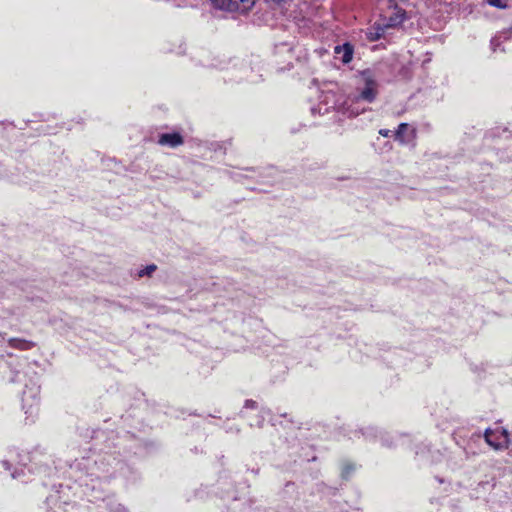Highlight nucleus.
Listing matches in <instances>:
<instances>
[{"mask_svg": "<svg viewBox=\"0 0 512 512\" xmlns=\"http://www.w3.org/2000/svg\"><path fill=\"white\" fill-rule=\"evenodd\" d=\"M8 344L10 347L19 350H30L35 346L33 342L20 338H10Z\"/></svg>", "mask_w": 512, "mask_h": 512, "instance_id": "0eeeda50", "label": "nucleus"}, {"mask_svg": "<svg viewBox=\"0 0 512 512\" xmlns=\"http://www.w3.org/2000/svg\"><path fill=\"white\" fill-rule=\"evenodd\" d=\"M158 143L174 148L183 144V138L179 133H166L160 136Z\"/></svg>", "mask_w": 512, "mask_h": 512, "instance_id": "20e7f679", "label": "nucleus"}, {"mask_svg": "<svg viewBox=\"0 0 512 512\" xmlns=\"http://www.w3.org/2000/svg\"><path fill=\"white\" fill-rule=\"evenodd\" d=\"M404 19H405V12L398 10L397 12L394 13L393 16H391L389 18L388 26H390V27L397 26V25L401 24L404 21Z\"/></svg>", "mask_w": 512, "mask_h": 512, "instance_id": "6e6552de", "label": "nucleus"}, {"mask_svg": "<svg viewBox=\"0 0 512 512\" xmlns=\"http://www.w3.org/2000/svg\"><path fill=\"white\" fill-rule=\"evenodd\" d=\"M255 1L256 0H211L216 8L231 12H247L253 7Z\"/></svg>", "mask_w": 512, "mask_h": 512, "instance_id": "f03ea898", "label": "nucleus"}, {"mask_svg": "<svg viewBox=\"0 0 512 512\" xmlns=\"http://www.w3.org/2000/svg\"><path fill=\"white\" fill-rule=\"evenodd\" d=\"M361 79L364 83V88L360 93L361 99L367 102H373L377 96V83L373 74L366 70L362 72Z\"/></svg>", "mask_w": 512, "mask_h": 512, "instance_id": "7ed1b4c3", "label": "nucleus"}, {"mask_svg": "<svg viewBox=\"0 0 512 512\" xmlns=\"http://www.w3.org/2000/svg\"><path fill=\"white\" fill-rule=\"evenodd\" d=\"M409 128V125L407 123H401L398 126V129L395 133V138L401 143H408L412 139L415 138L416 131L415 129H412L409 134H406L407 130Z\"/></svg>", "mask_w": 512, "mask_h": 512, "instance_id": "39448f33", "label": "nucleus"}, {"mask_svg": "<svg viewBox=\"0 0 512 512\" xmlns=\"http://www.w3.org/2000/svg\"><path fill=\"white\" fill-rule=\"evenodd\" d=\"M336 55H339L341 61L345 64L349 63L353 57V47L349 43L336 46L334 49Z\"/></svg>", "mask_w": 512, "mask_h": 512, "instance_id": "423d86ee", "label": "nucleus"}, {"mask_svg": "<svg viewBox=\"0 0 512 512\" xmlns=\"http://www.w3.org/2000/svg\"><path fill=\"white\" fill-rule=\"evenodd\" d=\"M156 268L157 267L154 264L148 265L144 269L140 270L138 275L139 277L150 276L156 270Z\"/></svg>", "mask_w": 512, "mask_h": 512, "instance_id": "1a4fd4ad", "label": "nucleus"}, {"mask_svg": "<svg viewBox=\"0 0 512 512\" xmlns=\"http://www.w3.org/2000/svg\"><path fill=\"white\" fill-rule=\"evenodd\" d=\"M488 4L500 9H505L507 7L506 0H487Z\"/></svg>", "mask_w": 512, "mask_h": 512, "instance_id": "9d476101", "label": "nucleus"}, {"mask_svg": "<svg viewBox=\"0 0 512 512\" xmlns=\"http://www.w3.org/2000/svg\"><path fill=\"white\" fill-rule=\"evenodd\" d=\"M485 441L495 450H502L508 447V431L502 427L487 429L484 433Z\"/></svg>", "mask_w": 512, "mask_h": 512, "instance_id": "f257e3e1", "label": "nucleus"}, {"mask_svg": "<svg viewBox=\"0 0 512 512\" xmlns=\"http://www.w3.org/2000/svg\"><path fill=\"white\" fill-rule=\"evenodd\" d=\"M379 133H380L382 136H384V137H388V136L390 135V130H388V129H381V130L379 131Z\"/></svg>", "mask_w": 512, "mask_h": 512, "instance_id": "9b49d317", "label": "nucleus"}]
</instances>
